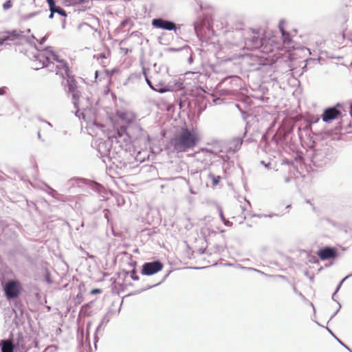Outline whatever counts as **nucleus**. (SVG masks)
<instances>
[{
    "label": "nucleus",
    "mask_w": 352,
    "mask_h": 352,
    "mask_svg": "<svg viewBox=\"0 0 352 352\" xmlns=\"http://www.w3.org/2000/svg\"><path fill=\"white\" fill-rule=\"evenodd\" d=\"M3 9L4 10H8L10 8L12 7V2L11 0H7L6 2L3 3L2 5Z\"/></svg>",
    "instance_id": "f3484780"
},
{
    "label": "nucleus",
    "mask_w": 352,
    "mask_h": 352,
    "mask_svg": "<svg viewBox=\"0 0 352 352\" xmlns=\"http://www.w3.org/2000/svg\"><path fill=\"white\" fill-rule=\"evenodd\" d=\"M350 108H351V111H352V102H351V104H350Z\"/></svg>",
    "instance_id": "cd10ccee"
},
{
    "label": "nucleus",
    "mask_w": 352,
    "mask_h": 352,
    "mask_svg": "<svg viewBox=\"0 0 352 352\" xmlns=\"http://www.w3.org/2000/svg\"><path fill=\"white\" fill-rule=\"evenodd\" d=\"M126 116H127V113L125 112H122V113H118V116L120 119H122L123 120H126V122L128 123L131 122V121H132L131 119L126 118Z\"/></svg>",
    "instance_id": "a211bd4d"
},
{
    "label": "nucleus",
    "mask_w": 352,
    "mask_h": 352,
    "mask_svg": "<svg viewBox=\"0 0 352 352\" xmlns=\"http://www.w3.org/2000/svg\"><path fill=\"white\" fill-rule=\"evenodd\" d=\"M221 217L222 220H223L225 221V224H227L226 219H225L223 213H221Z\"/></svg>",
    "instance_id": "a878e982"
},
{
    "label": "nucleus",
    "mask_w": 352,
    "mask_h": 352,
    "mask_svg": "<svg viewBox=\"0 0 352 352\" xmlns=\"http://www.w3.org/2000/svg\"><path fill=\"white\" fill-rule=\"evenodd\" d=\"M7 91V87H3L0 88V96L4 95L6 94Z\"/></svg>",
    "instance_id": "4be33fe9"
},
{
    "label": "nucleus",
    "mask_w": 352,
    "mask_h": 352,
    "mask_svg": "<svg viewBox=\"0 0 352 352\" xmlns=\"http://www.w3.org/2000/svg\"><path fill=\"white\" fill-rule=\"evenodd\" d=\"M146 80L149 87L155 91L162 94L172 91V89L164 82H161L153 85L151 81L148 78H146Z\"/></svg>",
    "instance_id": "1a4fd4ad"
},
{
    "label": "nucleus",
    "mask_w": 352,
    "mask_h": 352,
    "mask_svg": "<svg viewBox=\"0 0 352 352\" xmlns=\"http://www.w3.org/2000/svg\"><path fill=\"white\" fill-rule=\"evenodd\" d=\"M134 274H135V272L133 271V274L131 275L132 278L133 280H138V277L137 276L134 275Z\"/></svg>",
    "instance_id": "393cba45"
},
{
    "label": "nucleus",
    "mask_w": 352,
    "mask_h": 352,
    "mask_svg": "<svg viewBox=\"0 0 352 352\" xmlns=\"http://www.w3.org/2000/svg\"><path fill=\"white\" fill-rule=\"evenodd\" d=\"M201 140L198 131L195 129L182 128L170 140V145L177 153H186L196 147Z\"/></svg>",
    "instance_id": "f257e3e1"
},
{
    "label": "nucleus",
    "mask_w": 352,
    "mask_h": 352,
    "mask_svg": "<svg viewBox=\"0 0 352 352\" xmlns=\"http://www.w3.org/2000/svg\"><path fill=\"white\" fill-rule=\"evenodd\" d=\"M55 12L58 13L60 15L63 16H67L66 12L63 8H61L59 6H55L54 9L51 12V14L50 15V18H52L54 16V13H55Z\"/></svg>",
    "instance_id": "ddd939ff"
},
{
    "label": "nucleus",
    "mask_w": 352,
    "mask_h": 352,
    "mask_svg": "<svg viewBox=\"0 0 352 352\" xmlns=\"http://www.w3.org/2000/svg\"><path fill=\"white\" fill-rule=\"evenodd\" d=\"M36 58L40 63L35 64L36 69H38V67H48L50 63H53V60L58 58V55L53 52L45 50L39 52Z\"/></svg>",
    "instance_id": "7ed1b4c3"
},
{
    "label": "nucleus",
    "mask_w": 352,
    "mask_h": 352,
    "mask_svg": "<svg viewBox=\"0 0 352 352\" xmlns=\"http://www.w3.org/2000/svg\"><path fill=\"white\" fill-rule=\"evenodd\" d=\"M45 280L48 284L52 283L51 274L47 269L45 270Z\"/></svg>",
    "instance_id": "6ab92c4d"
},
{
    "label": "nucleus",
    "mask_w": 352,
    "mask_h": 352,
    "mask_svg": "<svg viewBox=\"0 0 352 352\" xmlns=\"http://www.w3.org/2000/svg\"><path fill=\"white\" fill-rule=\"evenodd\" d=\"M56 63V74L60 75L63 78L69 77V69L67 63L58 56L57 59L53 60V64Z\"/></svg>",
    "instance_id": "0eeeda50"
},
{
    "label": "nucleus",
    "mask_w": 352,
    "mask_h": 352,
    "mask_svg": "<svg viewBox=\"0 0 352 352\" xmlns=\"http://www.w3.org/2000/svg\"><path fill=\"white\" fill-rule=\"evenodd\" d=\"M208 177H209L210 179H212V186H217L219 184V182H220V181L221 179V177L220 176H216V175H214L212 173H210L208 175Z\"/></svg>",
    "instance_id": "dca6fc26"
},
{
    "label": "nucleus",
    "mask_w": 352,
    "mask_h": 352,
    "mask_svg": "<svg viewBox=\"0 0 352 352\" xmlns=\"http://www.w3.org/2000/svg\"><path fill=\"white\" fill-rule=\"evenodd\" d=\"M252 41L253 44L250 45L252 46V48H258L260 47H262L263 48V52L265 53H268V52L272 51L271 48L265 50V49L267 48V45L266 44L263 45L262 39L259 38L258 37L254 38Z\"/></svg>",
    "instance_id": "f8f14e48"
},
{
    "label": "nucleus",
    "mask_w": 352,
    "mask_h": 352,
    "mask_svg": "<svg viewBox=\"0 0 352 352\" xmlns=\"http://www.w3.org/2000/svg\"><path fill=\"white\" fill-rule=\"evenodd\" d=\"M125 131H126V128L125 127H124V126L121 127L120 129L118 130V132H117L118 136V137H121L122 135V133L124 132Z\"/></svg>",
    "instance_id": "412c9836"
},
{
    "label": "nucleus",
    "mask_w": 352,
    "mask_h": 352,
    "mask_svg": "<svg viewBox=\"0 0 352 352\" xmlns=\"http://www.w3.org/2000/svg\"><path fill=\"white\" fill-rule=\"evenodd\" d=\"M47 2L48 3L50 12H52L56 6L55 2L54 0H47Z\"/></svg>",
    "instance_id": "aec40b11"
},
{
    "label": "nucleus",
    "mask_w": 352,
    "mask_h": 352,
    "mask_svg": "<svg viewBox=\"0 0 352 352\" xmlns=\"http://www.w3.org/2000/svg\"><path fill=\"white\" fill-rule=\"evenodd\" d=\"M341 36H342V39L344 40V34L342 33Z\"/></svg>",
    "instance_id": "bb28decb"
},
{
    "label": "nucleus",
    "mask_w": 352,
    "mask_h": 352,
    "mask_svg": "<svg viewBox=\"0 0 352 352\" xmlns=\"http://www.w3.org/2000/svg\"><path fill=\"white\" fill-rule=\"evenodd\" d=\"M317 255L320 260L326 261L336 258L338 256V252L334 248L324 247L318 251Z\"/></svg>",
    "instance_id": "423d86ee"
},
{
    "label": "nucleus",
    "mask_w": 352,
    "mask_h": 352,
    "mask_svg": "<svg viewBox=\"0 0 352 352\" xmlns=\"http://www.w3.org/2000/svg\"><path fill=\"white\" fill-rule=\"evenodd\" d=\"M152 25L155 28L166 30H173L176 29V25L173 22L166 21L162 19H153Z\"/></svg>",
    "instance_id": "6e6552de"
},
{
    "label": "nucleus",
    "mask_w": 352,
    "mask_h": 352,
    "mask_svg": "<svg viewBox=\"0 0 352 352\" xmlns=\"http://www.w3.org/2000/svg\"><path fill=\"white\" fill-rule=\"evenodd\" d=\"M102 292L101 289H94L91 291V294H100Z\"/></svg>",
    "instance_id": "5701e85b"
},
{
    "label": "nucleus",
    "mask_w": 352,
    "mask_h": 352,
    "mask_svg": "<svg viewBox=\"0 0 352 352\" xmlns=\"http://www.w3.org/2000/svg\"><path fill=\"white\" fill-rule=\"evenodd\" d=\"M342 107L340 104H337L335 107L327 108L322 114V121L324 122H330L342 117V112L339 108Z\"/></svg>",
    "instance_id": "20e7f679"
},
{
    "label": "nucleus",
    "mask_w": 352,
    "mask_h": 352,
    "mask_svg": "<svg viewBox=\"0 0 352 352\" xmlns=\"http://www.w3.org/2000/svg\"><path fill=\"white\" fill-rule=\"evenodd\" d=\"M280 32L282 33V36H283V39L284 43H290L291 38H290L289 33L285 32L284 30V29L281 26H280Z\"/></svg>",
    "instance_id": "2eb2a0df"
},
{
    "label": "nucleus",
    "mask_w": 352,
    "mask_h": 352,
    "mask_svg": "<svg viewBox=\"0 0 352 352\" xmlns=\"http://www.w3.org/2000/svg\"><path fill=\"white\" fill-rule=\"evenodd\" d=\"M0 345L1 346V352H14V344L12 339L2 340Z\"/></svg>",
    "instance_id": "9d476101"
},
{
    "label": "nucleus",
    "mask_w": 352,
    "mask_h": 352,
    "mask_svg": "<svg viewBox=\"0 0 352 352\" xmlns=\"http://www.w3.org/2000/svg\"><path fill=\"white\" fill-rule=\"evenodd\" d=\"M52 129V125L47 122L43 121L41 122L39 126H38V139L41 140V132L43 131L45 134L48 133Z\"/></svg>",
    "instance_id": "9b49d317"
},
{
    "label": "nucleus",
    "mask_w": 352,
    "mask_h": 352,
    "mask_svg": "<svg viewBox=\"0 0 352 352\" xmlns=\"http://www.w3.org/2000/svg\"><path fill=\"white\" fill-rule=\"evenodd\" d=\"M163 268V265L160 261H153L146 263L142 266V274L151 276L161 271Z\"/></svg>",
    "instance_id": "39448f33"
},
{
    "label": "nucleus",
    "mask_w": 352,
    "mask_h": 352,
    "mask_svg": "<svg viewBox=\"0 0 352 352\" xmlns=\"http://www.w3.org/2000/svg\"><path fill=\"white\" fill-rule=\"evenodd\" d=\"M20 340L23 342V338L21 334L19 335L18 342L17 344H19Z\"/></svg>",
    "instance_id": "b1692460"
},
{
    "label": "nucleus",
    "mask_w": 352,
    "mask_h": 352,
    "mask_svg": "<svg viewBox=\"0 0 352 352\" xmlns=\"http://www.w3.org/2000/svg\"><path fill=\"white\" fill-rule=\"evenodd\" d=\"M3 290L8 299H13L20 295L22 286L18 280H12L6 283Z\"/></svg>",
    "instance_id": "f03ea898"
},
{
    "label": "nucleus",
    "mask_w": 352,
    "mask_h": 352,
    "mask_svg": "<svg viewBox=\"0 0 352 352\" xmlns=\"http://www.w3.org/2000/svg\"><path fill=\"white\" fill-rule=\"evenodd\" d=\"M67 85L69 91L74 94L77 87L76 80L74 78H69L67 80Z\"/></svg>",
    "instance_id": "4468645a"
}]
</instances>
